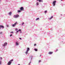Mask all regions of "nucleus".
<instances>
[{
  "instance_id": "obj_18",
  "label": "nucleus",
  "mask_w": 65,
  "mask_h": 65,
  "mask_svg": "<svg viewBox=\"0 0 65 65\" xmlns=\"http://www.w3.org/2000/svg\"><path fill=\"white\" fill-rule=\"evenodd\" d=\"M39 20V18H37L36 19V20L37 21V20Z\"/></svg>"
},
{
  "instance_id": "obj_24",
  "label": "nucleus",
  "mask_w": 65,
  "mask_h": 65,
  "mask_svg": "<svg viewBox=\"0 0 65 65\" xmlns=\"http://www.w3.org/2000/svg\"><path fill=\"white\" fill-rule=\"evenodd\" d=\"M36 44H34V46H36Z\"/></svg>"
},
{
  "instance_id": "obj_21",
  "label": "nucleus",
  "mask_w": 65,
  "mask_h": 65,
  "mask_svg": "<svg viewBox=\"0 0 65 65\" xmlns=\"http://www.w3.org/2000/svg\"><path fill=\"white\" fill-rule=\"evenodd\" d=\"M36 4H37V5H38V4H39V3H36Z\"/></svg>"
},
{
  "instance_id": "obj_5",
  "label": "nucleus",
  "mask_w": 65,
  "mask_h": 65,
  "mask_svg": "<svg viewBox=\"0 0 65 65\" xmlns=\"http://www.w3.org/2000/svg\"><path fill=\"white\" fill-rule=\"evenodd\" d=\"M7 43L6 42L5 43H4V44L3 45V46H6L7 45Z\"/></svg>"
},
{
  "instance_id": "obj_32",
  "label": "nucleus",
  "mask_w": 65,
  "mask_h": 65,
  "mask_svg": "<svg viewBox=\"0 0 65 65\" xmlns=\"http://www.w3.org/2000/svg\"><path fill=\"white\" fill-rule=\"evenodd\" d=\"M19 39H21V38H19Z\"/></svg>"
},
{
  "instance_id": "obj_10",
  "label": "nucleus",
  "mask_w": 65,
  "mask_h": 65,
  "mask_svg": "<svg viewBox=\"0 0 65 65\" xmlns=\"http://www.w3.org/2000/svg\"><path fill=\"white\" fill-rule=\"evenodd\" d=\"M1 28H4V26H2V25H0Z\"/></svg>"
},
{
  "instance_id": "obj_17",
  "label": "nucleus",
  "mask_w": 65,
  "mask_h": 65,
  "mask_svg": "<svg viewBox=\"0 0 65 65\" xmlns=\"http://www.w3.org/2000/svg\"><path fill=\"white\" fill-rule=\"evenodd\" d=\"M34 50L35 51H37V49L36 48L34 49Z\"/></svg>"
},
{
  "instance_id": "obj_1",
  "label": "nucleus",
  "mask_w": 65,
  "mask_h": 65,
  "mask_svg": "<svg viewBox=\"0 0 65 65\" xmlns=\"http://www.w3.org/2000/svg\"><path fill=\"white\" fill-rule=\"evenodd\" d=\"M13 61V59H11V60H10L8 63L7 64L8 65H10L11 64V63H12V62Z\"/></svg>"
},
{
  "instance_id": "obj_4",
  "label": "nucleus",
  "mask_w": 65,
  "mask_h": 65,
  "mask_svg": "<svg viewBox=\"0 0 65 65\" xmlns=\"http://www.w3.org/2000/svg\"><path fill=\"white\" fill-rule=\"evenodd\" d=\"M17 22H16L14 24H13L12 25V27H14V26H15V25H17Z\"/></svg>"
},
{
  "instance_id": "obj_20",
  "label": "nucleus",
  "mask_w": 65,
  "mask_h": 65,
  "mask_svg": "<svg viewBox=\"0 0 65 65\" xmlns=\"http://www.w3.org/2000/svg\"><path fill=\"white\" fill-rule=\"evenodd\" d=\"M18 30V28L15 29V31H17V30Z\"/></svg>"
},
{
  "instance_id": "obj_8",
  "label": "nucleus",
  "mask_w": 65,
  "mask_h": 65,
  "mask_svg": "<svg viewBox=\"0 0 65 65\" xmlns=\"http://www.w3.org/2000/svg\"><path fill=\"white\" fill-rule=\"evenodd\" d=\"M53 18V16H52L51 18H49L48 20H51V19H52Z\"/></svg>"
},
{
  "instance_id": "obj_15",
  "label": "nucleus",
  "mask_w": 65,
  "mask_h": 65,
  "mask_svg": "<svg viewBox=\"0 0 65 65\" xmlns=\"http://www.w3.org/2000/svg\"><path fill=\"white\" fill-rule=\"evenodd\" d=\"M11 12H10L9 13V14L10 15H11Z\"/></svg>"
},
{
  "instance_id": "obj_23",
  "label": "nucleus",
  "mask_w": 65,
  "mask_h": 65,
  "mask_svg": "<svg viewBox=\"0 0 65 65\" xmlns=\"http://www.w3.org/2000/svg\"><path fill=\"white\" fill-rule=\"evenodd\" d=\"M2 32H0V34H2Z\"/></svg>"
},
{
  "instance_id": "obj_30",
  "label": "nucleus",
  "mask_w": 65,
  "mask_h": 65,
  "mask_svg": "<svg viewBox=\"0 0 65 65\" xmlns=\"http://www.w3.org/2000/svg\"><path fill=\"white\" fill-rule=\"evenodd\" d=\"M12 36V35H10V36Z\"/></svg>"
},
{
  "instance_id": "obj_36",
  "label": "nucleus",
  "mask_w": 65,
  "mask_h": 65,
  "mask_svg": "<svg viewBox=\"0 0 65 65\" xmlns=\"http://www.w3.org/2000/svg\"><path fill=\"white\" fill-rule=\"evenodd\" d=\"M1 27V26H0V27Z\"/></svg>"
},
{
  "instance_id": "obj_27",
  "label": "nucleus",
  "mask_w": 65,
  "mask_h": 65,
  "mask_svg": "<svg viewBox=\"0 0 65 65\" xmlns=\"http://www.w3.org/2000/svg\"><path fill=\"white\" fill-rule=\"evenodd\" d=\"M46 12H47V11H45L44 12L45 13H46Z\"/></svg>"
},
{
  "instance_id": "obj_22",
  "label": "nucleus",
  "mask_w": 65,
  "mask_h": 65,
  "mask_svg": "<svg viewBox=\"0 0 65 65\" xmlns=\"http://www.w3.org/2000/svg\"><path fill=\"white\" fill-rule=\"evenodd\" d=\"M24 22H23L22 24V25H24Z\"/></svg>"
},
{
  "instance_id": "obj_2",
  "label": "nucleus",
  "mask_w": 65,
  "mask_h": 65,
  "mask_svg": "<svg viewBox=\"0 0 65 65\" xmlns=\"http://www.w3.org/2000/svg\"><path fill=\"white\" fill-rule=\"evenodd\" d=\"M21 11H23L24 10V8L23 7H21L20 9Z\"/></svg>"
},
{
  "instance_id": "obj_12",
  "label": "nucleus",
  "mask_w": 65,
  "mask_h": 65,
  "mask_svg": "<svg viewBox=\"0 0 65 65\" xmlns=\"http://www.w3.org/2000/svg\"><path fill=\"white\" fill-rule=\"evenodd\" d=\"M16 45H19V43H18L17 42H16Z\"/></svg>"
},
{
  "instance_id": "obj_6",
  "label": "nucleus",
  "mask_w": 65,
  "mask_h": 65,
  "mask_svg": "<svg viewBox=\"0 0 65 65\" xmlns=\"http://www.w3.org/2000/svg\"><path fill=\"white\" fill-rule=\"evenodd\" d=\"M14 18H18L19 17V15H14Z\"/></svg>"
},
{
  "instance_id": "obj_7",
  "label": "nucleus",
  "mask_w": 65,
  "mask_h": 65,
  "mask_svg": "<svg viewBox=\"0 0 65 65\" xmlns=\"http://www.w3.org/2000/svg\"><path fill=\"white\" fill-rule=\"evenodd\" d=\"M53 53V52H49L48 53V54H49L50 55H51Z\"/></svg>"
},
{
  "instance_id": "obj_34",
  "label": "nucleus",
  "mask_w": 65,
  "mask_h": 65,
  "mask_svg": "<svg viewBox=\"0 0 65 65\" xmlns=\"http://www.w3.org/2000/svg\"><path fill=\"white\" fill-rule=\"evenodd\" d=\"M18 65H20V64H18Z\"/></svg>"
},
{
  "instance_id": "obj_26",
  "label": "nucleus",
  "mask_w": 65,
  "mask_h": 65,
  "mask_svg": "<svg viewBox=\"0 0 65 65\" xmlns=\"http://www.w3.org/2000/svg\"><path fill=\"white\" fill-rule=\"evenodd\" d=\"M41 62V60H39V63H40Z\"/></svg>"
},
{
  "instance_id": "obj_25",
  "label": "nucleus",
  "mask_w": 65,
  "mask_h": 65,
  "mask_svg": "<svg viewBox=\"0 0 65 65\" xmlns=\"http://www.w3.org/2000/svg\"><path fill=\"white\" fill-rule=\"evenodd\" d=\"M1 64V61H0V65Z\"/></svg>"
},
{
  "instance_id": "obj_3",
  "label": "nucleus",
  "mask_w": 65,
  "mask_h": 65,
  "mask_svg": "<svg viewBox=\"0 0 65 65\" xmlns=\"http://www.w3.org/2000/svg\"><path fill=\"white\" fill-rule=\"evenodd\" d=\"M56 3V1H54L53 2V6H55V5Z\"/></svg>"
},
{
  "instance_id": "obj_28",
  "label": "nucleus",
  "mask_w": 65,
  "mask_h": 65,
  "mask_svg": "<svg viewBox=\"0 0 65 65\" xmlns=\"http://www.w3.org/2000/svg\"><path fill=\"white\" fill-rule=\"evenodd\" d=\"M0 58L1 60H2V57H1Z\"/></svg>"
},
{
  "instance_id": "obj_14",
  "label": "nucleus",
  "mask_w": 65,
  "mask_h": 65,
  "mask_svg": "<svg viewBox=\"0 0 65 65\" xmlns=\"http://www.w3.org/2000/svg\"><path fill=\"white\" fill-rule=\"evenodd\" d=\"M21 12V11L20 10H18V12Z\"/></svg>"
},
{
  "instance_id": "obj_19",
  "label": "nucleus",
  "mask_w": 65,
  "mask_h": 65,
  "mask_svg": "<svg viewBox=\"0 0 65 65\" xmlns=\"http://www.w3.org/2000/svg\"><path fill=\"white\" fill-rule=\"evenodd\" d=\"M10 33H13V31H11Z\"/></svg>"
},
{
  "instance_id": "obj_29",
  "label": "nucleus",
  "mask_w": 65,
  "mask_h": 65,
  "mask_svg": "<svg viewBox=\"0 0 65 65\" xmlns=\"http://www.w3.org/2000/svg\"><path fill=\"white\" fill-rule=\"evenodd\" d=\"M58 51V50H56V52H57V51Z\"/></svg>"
},
{
  "instance_id": "obj_38",
  "label": "nucleus",
  "mask_w": 65,
  "mask_h": 65,
  "mask_svg": "<svg viewBox=\"0 0 65 65\" xmlns=\"http://www.w3.org/2000/svg\"><path fill=\"white\" fill-rule=\"evenodd\" d=\"M61 1H63V0H61Z\"/></svg>"
},
{
  "instance_id": "obj_31",
  "label": "nucleus",
  "mask_w": 65,
  "mask_h": 65,
  "mask_svg": "<svg viewBox=\"0 0 65 65\" xmlns=\"http://www.w3.org/2000/svg\"><path fill=\"white\" fill-rule=\"evenodd\" d=\"M7 27H8V26H9L8 25H7Z\"/></svg>"
},
{
  "instance_id": "obj_37",
  "label": "nucleus",
  "mask_w": 65,
  "mask_h": 65,
  "mask_svg": "<svg viewBox=\"0 0 65 65\" xmlns=\"http://www.w3.org/2000/svg\"><path fill=\"white\" fill-rule=\"evenodd\" d=\"M28 65H30V63Z\"/></svg>"
},
{
  "instance_id": "obj_9",
  "label": "nucleus",
  "mask_w": 65,
  "mask_h": 65,
  "mask_svg": "<svg viewBox=\"0 0 65 65\" xmlns=\"http://www.w3.org/2000/svg\"><path fill=\"white\" fill-rule=\"evenodd\" d=\"M29 51H30V48H28L26 50V51H27V52H28Z\"/></svg>"
},
{
  "instance_id": "obj_13",
  "label": "nucleus",
  "mask_w": 65,
  "mask_h": 65,
  "mask_svg": "<svg viewBox=\"0 0 65 65\" xmlns=\"http://www.w3.org/2000/svg\"><path fill=\"white\" fill-rule=\"evenodd\" d=\"M37 1H39V2H42V1H41V0H37Z\"/></svg>"
},
{
  "instance_id": "obj_11",
  "label": "nucleus",
  "mask_w": 65,
  "mask_h": 65,
  "mask_svg": "<svg viewBox=\"0 0 65 65\" xmlns=\"http://www.w3.org/2000/svg\"><path fill=\"white\" fill-rule=\"evenodd\" d=\"M21 31V29H19L17 31V33L19 32V31Z\"/></svg>"
},
{
  "instance_id": "obj_33",
  "label": "nucleus",
  "mask_w": 65,
  "mask_h": 65,
  "mask_svg": "<svg viewBox=\"0 0 65 65\" xmlns=\"http://www.w3.org/2000/svg\"><path fill=\"white\" fill-rule=\"evenodd\" d=\"M31 58H32V57H32V56H31Z\"/></svg>"
},
{
  "instance_id": "obj_16",
  "label": "nucleus",
  "mask_w": 65,
  "mask_h": 65,
  "mask_svg": "<svg viewBox=\"0 0 65 65\" xmlns=\"http://www.w3.org/2000/svg\"><path fill=\"white\" fill-rule=\"evenodd\" d=\"M28 52L27 51H26V52H25V53L26 55H27V54H28Z\"/></svg>"
},
{
  "instance_id": "obj_35",
  "label": "nucleus",
  "mask_w": 65,
  "mask_h": 65,
  "mask_svg": "<svg viewBox=\"0 0 65 65\" xmlns=\"http://www.w3.org/2000/svg\"><path fill=\"white\" fill-rule=\"evenodd\" d=\"M61 15H62V14H61Z\"/></svg>"
}]
</instances>
